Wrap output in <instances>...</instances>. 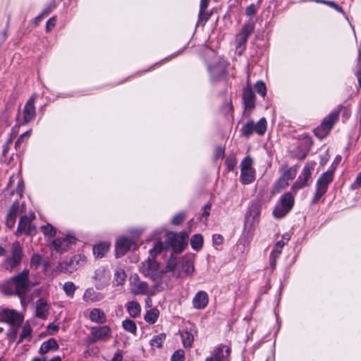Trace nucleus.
<instances>
[{
    "instance_id": "f257e3e1",
    "label": "nucleus",
    "mask_w": 361,
    "mask_h": 361,
    "mask_svg": "<svg viewBox=\"0 0 361 361\" xmlns=\"http://www.w3.org/2000/svg\"><path fill=\"white\" fill-rule=\"evenodd\" d=\"M28 277V270H23L3 285V292L9 295H18L20 298L21 304L24 305V296L27 290L32 286L30 284Z\"/></svg>"
},
{
    "instance_id": "f03ea898",
    "label": "nucleus",
    "mask_w": 361,
    "mask_h": 361,
    "mask_svg": "<svg viewBox=\"0 0 361 361\" xmlns=\"http://www.w3.org/2000/svg\"><path fill=\"white\" fill-rule=\"evenodd\" d=\"M130 292L134 295H147L152 297L157 293L154 288H149L148 284L142 281L137 274L130 276L129 279Z\"/></svg>"
},
{
    "instance_id": "7ed1b4c3",
    "label": "nucleus",
    "mask_w": 361,
    "mask_h": 361,
    "mask_svg": "<svg viewBox=\"0 0 361 361\" xmlns=\"http://www.w3.org/2000/svg\"><path fill=\"white\" fill-rule=\"evenodd\" d=\"M281 177L274 184L273 192L278 193L286 189L297 175L296 167H284L280 169Z\"/></svg>"
},
{
    "instance_id": "20e7f679",
    "label": "nucleus",
    "mask_w": 361,
    "mask_h": 361,
    "mask_svg": "<svg viewBox=\"0 0 361 361\" xmlns=\"http://www.w3.org/2000/svg\"><path fill=\"white\" fill-rule=\"evenodd\" d=\"M24 190V184L20 173L13 175L9 180L7 188L4 191L5 199L16 195V197H21Z\"/></svg>"
},
{
    "instance_id": "39448f33",
    "label": "nucleus",
    "mask_w": 361,
    "mask_h": 361,
    "mask_svg": "<svg viewBox=\"0 0 361 361\" xmlns=\"http://www.w3.org/2000/svg\"><path fill=\"white\" fill-rule=\"evenodd\" d=\"M314 162H310L305 164L298 178L291 187V190L293 192H297L298 190L308 185V182L311 180V175L314 169Z\"/></svg>"
},
{
    "instance_id": "423d86ee",
    "label": "nucleus",
    "mask_w": 361,
    "mask_h": 361,
    "mask_svg": "<svg viewBox=\"0 0 361 361\" xmlns=\"http://www.w3.org/2000/svg\"><path fill=\"white\" fill-rule=\"evenodd\" d=\"M188 235L185 232L178 233H169L167 234V241L176 252H180L188 244Z\"/></svg>"
},
{
    "instance_id": "0eeeda50",
    "label": "nucleus",
    "mask_w": 361,
    "mask_h": 361,
    "mask_svg": "<svg viewBox=\"0 0 361 361\" xmlns=\"http://www.w3.org/2000/svg\"><path fill=\"white\" fill-rule=\"evenodd\" d=\"M333 171H326L317 180L314 202H317L326 193L329 184L333 180Z\"/></svg>"
},
{
    "instance_id": "6e6552de",
    "label": "nucleus",
    "mask_w": 361,
    "mask_h": 361,
    "mask_svg": "<svg viewBox=\"0 0 361 361\" xmlns=\"http://www.w3.org/2000/svg\"><path fill=\"white\" fill-rule=\"evenodd\" d=\"M140 271L153 280L160 279L164 273V271L159 269L157 262L153 259L144 262L140 267Z\"/></svg>"
},
{
    "instance_id": "1a4fd4ad",
    "label": "nucleus",
    "mask_w": 361,
    "mask_h": 361,
    "mask_svg": "<svg viewBox=\"0 0 361 361\" xmlns=\"http://www.w3.org/2000/svg\"><path fill=\"white\" fill-rule=\"evenodd\" d=\"M267 121L264 118H262L257 123L251 121L243 126L242 132L244 135H249L253 133L263 135L267 130Z\"/></svg>"
},
{
    "instance_id": "9d476101",
    "label": "nucleus",
    "mask_w": 361,
    "mask_h": 361,
    "mask_svg": "<svg viewBox=\"0 0 361 361\" xmlns=\"http://www.w3.org/2000/svg\"><path fill=\"white\" fill-rule=\"evenodd\" d=\"M111 274L108 269L101 267L96 269L92 279L97 289L101 290L109 283Z\"/></svg>"
},
{
    "instance_id": "9b49d317",
    "label": "nucleus",
    "mask_w": 361,
    "mask_h": 361,
    "mask_svg": "<svg viewBox=\"0 0 361 361\" xmlns=\"http://www.w3.org/2000/svg\"><path fill=\"white\" fill-rule=\"evenodd\" d=\"M255 178L252 159L247 157L241 162L240 180L243 184L250 183Z\"/></svg>"
},
{
    "instance_id": "f8f14e48",
    "label": "nucleus",
    "mask_w": 361,
    "mask_h": 361,
    "mask_svg": "<svg viewBox=\"0 0 361 361\" xmlns=\"http://www.w3.org/2000/svg\"><path fill=\"white\" fill-rule=\"evenodd\" d=\"M22 256L23 253L21 246L18 243H14L12 247L11 256L6 258L4 261V267L8 270H13L20 264Z\"/></svg>"
},
{
    "instance_id": "ddd939ff",
    "label": "nucleus",
    "mask_w": 361,
    "mask_h": 361,
    "mask_svg": "<svg viewBox=\"0 0 361 361\" xmlns=\"http://www.w3.org/2000/svg\"><path fill=\"white\" fill-rule=\"evenodd\" d=\"M255 25L252 22L245 23L240 32L236 35V48L240 49V54L244 50V47L247 41L248 37L253 32Z\"/></svg>"
},
{
    "instance_id": "4468645a",
    "label": "nucleus",
    "mask_w": 361,
    "mask_h": 361,
    "mask_svg": "<svg viewBox=\"0 0 361 361\" xmlns=\"http://www.w3.org/2000/svg\"><path fill=\"white\" fill-rule=\"evenodd\" d=\"M91 335L90 343L98 341H106L111 338V329L108 326L93 327L91 329Z\"/></svg>"
},
{
    "instance_id": "2eb2a0df",
    "label": "nucleus",
    "mask_w": 361,
    "mask_h": 361,
    "mask_svg": "<svg viewBox=\"0 0 361 361\" xmlns=\"http://www.w3.org/2000/svg\"><path fill=\"white\" fill-rule=\"evenodd\" d=\"M35 216L30 214V216L25 215L20 217L16 234L25 233L27 235H34L36 233L35 227L32 224V221Z\"/></svg>"
},
{
    "instance_id": "dca6fc26",
    "label": "nucleus",
    "mask_w": 361,
    "mask_h": 361,
    "mask_svg": "<svg viewBox=\"0 0 361 361\" xmlns=\"http://www.w3.org/2000/svg\"><path fill=\"white\" fill-rule=\"evenodd\" d=\"M260 206L257 203L251 204L249 211L246 215L245 221V227L249 231L258 222L260 215Z\"/></svg>"
},
{
    "instance_id": "f3484780",
    "label": "nucleus",
    "mask_w": 361,
    "mask_h": 361,
    "mask_svg": "<svg viewBox=\"0 0 361 361\" xmlns=\"http://www.w3.org/2000/svg\"><path fill=\"white\" fill-rule=\"evenodd\" d=\"M0 319L14 326H19L23 322L21 315L14 310H0Z\"/></svg>"
},
{
    "instance_id": "a211bd4d",
    "label": "nucleus",
    "mask_w": 361,
    "mask_h": 361,
    "mask_svg": "<svg viewBox=\"0 0 361 361\" xmlns=\"http://www.w3.org/2000/svg\"><path fill=\"white\" fill-rule=\"evenodd\" d=\"M230 348L226 345H220L212 353V355L207 357L205 361H228L230 356Z\"/></svg>"
},
{
    "instance_id": "6ab92c4d",
    "label": "nucleus",
    "mask_w": 361,
    "mask_h": 361,
    "mask_svg": "<svg viewBox=\"0 0 361 361\" xmlns=\"http://www.w3.org/2000/svg\"><path fill=\"white\" fill-rule=\"evenodd\" d=\"M35 99L36 94H34L26 102L23 111V123H27L35 118L36 115L35 106Z\"/></svg>"
},
{
    "instance_id": "aec40b11",
    "label": "nucleus",
    "mask_w": 361,
    "mask_h": 361,
    "mask_svg": "<svg viewBox=\"0 0 361 361\" xmlns=\"http://www.w3.org/2000/svg\"><path fill=\"white\" fill-rule=\"evenodd\" d=\"M23 212V205L20 206L18 202H14L8 212L6 219V224L9 228L14 226L17 215Z\"/></svg>"
},
{
    "instance_id": "412c9836",
    "label": "nucleus",
    "mask_w": 361,
    "mask_h": 361,
    "mask_svg": "<svg viewBox=\"0 0 361 361\" xmlns=\"http://www.w3.org/2000/svg\"><path fill=\"white\" fill-rule=\"evenodd\" d=\"M74 241L75 238L72 236L58 238L52 241L51 245L55 251L62 253L67 250L68 245L74 243Z\"/></svg>"
},
{
    "instance_id": "4be33fe9",
    "label": "nucleus",
    "mask_w": 361,
    "mask_h": 361,
    "mask_svg": "<svg viewBox=\"0 0 361 361\" xmlns=\"http://www.w3.org/2000/svg\"><path fill=\"white\" fill-rule=\"evenodd\" d=\"M338 116V114L334 112L329 115L327 117H326L321 123L319 128H317V130H318L319 132H315V134H327L333 127L335 122L337 121Z\"/></svg>"
},
{
    "instance_id": "5701e85b",
    "label": "nucleus",
    "mask_w": 361,
    "mask_h": 361,
    "mask_svg": "<svg viewBox=\"0 0 361 361\" xmlns=\"http://www.w3.org/2000/svg\"><path fill=\"white\" fill-rule=\"evenodd\" d=\"M134 243L131 239L121 237L116 243V255H123L127 252L133 245Z\"/></svg>"
},
{
    "instance_id": "b1692460",
    "label": "nucleus",
    "mask_w": 361,
    "mask_h": 361,
    "mask_svg": "<svg viewBox=\"0 0 361 361\" xmlns=\"http://www.w3.org/2000/svg\"><path fill=\"white\" fill-rule=\"evenodd\" d=\"M209 302V296L205 291L197 292L192 299V305L195 309L201 310L207 307Z\"/></svg>"
},
{
    "instance_id": "393cba45",
    "label": "nucleus",
    "mask_w": 361,
    "mask_h": 361,
    "mask_svg": "<svg viewBox=\"0 0 361 361\" xmlns=\"http://www.w3.org/2000/svg\"><path fill=\"white\" fill-rule=\"evenodd\" d=\"M243 98L246 109H250L255 106V94L250 87L244 90Z\"/></svg>"
},
{
    "instance_id": "a878e982",
    "label": "nucleus",
    "mask_w": 361,
    "mask_h": 361,
    "mask_svg": "<svg viewBox=\"0 0 361 361\" xmlns=\"http://www.w3.org/2000/svg\"><path fill=\"white\" fill-rule=\"evenodd\" d=\"M102 298L100 293L97 292L92 288H89L85 290L82 299L87 303H93L100 300Z\"/></svg>"
},
{
    "instance_id": "bb28decb",
    "label": "nucleus",
    "mask_w": 361,
    "mask_h": 361,
    "mask_svg": "<svg viewBox=\"0 0 361 361\" xmlns=\"http://www.w3.org/2000/svg\"><path fill=\"white\" fill-rule=\"evenodd\" d=\"M90 319L97 324H103L106 320L104 312L99 308H94L90 312Z\"/></svg>"
},
{
    "instance_id": "cd10ccee",
    "label": "nucleus",
    "mask_w": 361,
    "mask_h": 361,
    "mask_svg": "<svg viewBox=\"0 0 361 361\" xmlns=\"http://www.w3.org/2000/svg\"><path fill=\"white\" fill-rule=\"evenodd\" d=\"M59 348V345L56 341L54 338H50L47 341H44L39 350V353L41 355H44L49 353L51 350H56Z\"/></svg>"
},
{
    "instance_id": "c85d7f7f",
    "label": "nucleus",
    "mask_w": 361,
    "mask_h": 361,
    "mask_svg": "<svg viewBox=\"0 0 361 361\" xmlns=\"http://www.w3.org/2000/svg\"><path fill=\"white\" fill-rule=\"evenodd\" d=\"M193 262L191 260L187 259L182 262L181 270L178 273L177 277H185L192 274L194 271Z\"/></svg>"
},
{
    "instance_id": "c756f323",
    "label": "nucleus",
    "mask_w": 361,
    "mask_h": 361,
    "mask_svg": "<svg viewBox=\"0 0 361 361\" xmlns=\"http://www.w3.org/2000/svg\"><path fill=\"white\" fill-rule=\"evenodd\" d=\"M48 313V307L47 302L43 299H39L36 304V316L39 318L45 319Z\"/></svg>"
},
{
    "instance_id": "7c9ffc66",
    "label": "nucleus",
    "mask_w": 361,
    "mask_h": 361,
    "mask_svg": "<svg viewBox=\"0 0 361 361\" xmlns=\"http://www.w3.org/2000/svg\"><path fill=\"white\" fill-rule=\"evenodd\" d=\"M57 269L63 273H72L77 269V266L75 265L74 261L71 259L68 261L59 263Z\"/></svg>"
},
{
    "instance_id": "2f4dec72",
    "label": "nucleus",
    "mask_w": 361,
    "mask_h": 361,
    "mask_svg": "<svg viewBox=\"0 0 361 361\" xmlns=\"http://www.w3.org/2000/svg\"><path fill=\"white\" fill-rule=\"evenodd\" d=\"M126 280V274L124 270L118 269L114 276L113 283L114 286H123Z\"/></svg>"
},
{
    "instance_id": "473e14b6",
    "label": "nucleus",
    "mask_w": 361,
    "mask_h": 361,
    "mask_svg": "<svg viewBox=\"0 0 361 361\" xmlns=\"http://www.w3.org/2000/svg\"><path fill=\"white\" fill-rule=\"evenodd\" d=\"M126 309L133 317H137L140 314L141 307L136 301H130L126 304Z\"/></svg>"
},
{
    "instance_id": "72a5a7b5",
    "label": "nucleus",
    "mask_w": 361,
    "mask_h": 361,
    "mask_svg": "<svg viewBox=\"0 0 361 361\" xmlns=\"http://www.w3.org/2000/svg\"><path fill=\"white\" fill-rule=\"evenodd\" d=\"M159 317V310L157 308H152L146 312L144 319L148 324H153L157 321Z\"/></svg>"
},
{
    "instance_id": "f704fd0d",
    "label": "nucleus",
    "mask_w": 361,
    "mask_h": 361,
    "mask_svg": "<svg viewBox=\"0 0 361 361\" xmlns=\"http://www.w3.org/2000/svg\"><path fill=\"white\" fill-rule=\"evenodd\" d=\"M109 246L110 245L108 243H102L95 245L93 249L94 255L97 257H104L109 251Z\"/></svg>"
},
{
    "instance_id": "c9c22d12",
    "label": "nucleus",
    "mask_w": 361,
    "mask_h": 361,
    "mask_svg": "<svg viewBox=\"0 0 361 361\" xmlns=\"http://www.w3.org/2000/svg\"><path fill=\"white\" fill-rule=\"evenodd\" d=\"M280 203L283 207L288 209L289 211L292 209L294 204V197L290 192L285 193L280 200Z\"/></svg>"
},
{
    "instance_id": "e433bc0d",
    "label": "nucleus",
    "mask_w": 361,
    "mask_h": 361,
    "mask_svg": "<svg viewBox=\"0 0 361 361\" xmlns=\"http://www.w3.org/2000/svg\"><path fill=\"white\" fill-rule=\"evenodd\" d=\"M166 339V334L161 333L158 335H155L150 340V345L152 348H161L163 343Z\"/></svg>"
},
{
    "instance_id": "4c0bfd02",
    "label": "nucleus",
    "mask_w": 361,
    "mask_h": 361,
    "mask_svg": "<svg viewBox=\"0 0 361 361\" xmlns=\"http://www.w3.org/2000/svg\"><path fill=\"white\" fill-rule=\"evenodd\" d=\"M290 211L284 208L283 205L279 202L276 204L275 207L274 211H273V215L276 219H281L285 216Z\"/></svg>"
},
{
    "instance_id": "58836bf2",
    "label": "nucleus",
    "mask_w": 361,
    "mask_h": 361,
    "mask_svg": "<svg viewBox=\"0 0 361 361\" xmlns=\"http://www.w3.org/2000/svg\"><path fill=\"white\" fill-rule=\"evenodd\" d=\"M190 244L194 250H200L203 245V237L200 234H195L190 240Z\"/></svg>"
},
{
    "instance_id": "ea45409f",
    "label": "nucleus",
    "mask_w": 361,
    "mask_h": 361,
    "mask_svg": "<svg viewBox=\"0 0 361 361\" xmlns=\"http://www.w3.org/2000/svg\"><path fill=\"white\" fill-rule=\"evenodd\" d=\"M122 326L127 331L135 334L137 331V326L135 323L130 319H126L123 321Z\"/></svg>"
},
{
    "instance_id": "a19ab883",
    "label": "nucleus",
    "mask_w": 361,
    "mask_h": 361,
    "mask_svg": "<svg viewBox=\"0 0 361 361\" xmlns=\"http://www.w3.org/2000/svg\"><path fill=\"white\" fill-rule=\"evenodd\" d=\"M183 344L185 348H190L193 343V336L188 331L182 334Z\"/></svg>"
},
{
    "instance_id": "79ce46f5",
    "label": "nucleus",
    "mask_w": 361,
    "mask_h": 361,
    "mask_svg": "<svg viewBox=\"0 0 361 361\" xmlns=\"http://www.w3.org/2000/svg\"><path fill=\"white\" fill-rule=\"evenodd\" d=\"M63 289L68 296L73 297L76 290V286L73 282H66L63 285Z\"/></svg>"
},
{
    "instance_id": "37998d69",
    "label": "nucleus",
    "mask_w": 361,
    "mask_h": 361,
    "mask_svg": "<svg viewBox=\"0 0 361 361\" xmlns=\"http://www.w3.org/2000/svg\"><path fill=\"white\" fill-rule=\"evenodd\" d=\"M41 231L45 236L53 237L56 234L55 228L49 224L42 226Z\"/></svg>"
},
{
    "instance_id": "c03bdc74",
    "label": "nucleus",
    "mask_w": 361,
    "mask_h": 361,
    "mask_svg": "<svg viewBox=\"0 0 361 361\" xmlns=\"http://www.w3.org/2000/svg\"><path fill=\"white\" fill-rule=\"evenodd\" d=\"M285 244L286 242L283 240H280L276 243L271 252V255L274 258L277 257L281 254Z\"/></svg>"
},
{
    "instance_id": "a18cd8bd",
    "label": "nucleus",
    "mask_w": 361,
    "mask_h": 361,
    "mask_svg": "<svg viewBox=\"0 0 361 361\" xmlns=\"http://www.w3.org/2000/svg\"><path fill=\"white\" fill-rule=\"evenodd\" d=\"M256 91L262 96L264 97L267 94V87L265 84L261 81L259 80L255 83V85Z\"/></svg>"
},
{
    "instance_id": "49530a36",
    "label": "nucleus",
    "mask_w": 361,
    "mask_h": 361,
    "mask_svg": "<svg viewBox=\"0 0 361 361\" xmlns=\"http://www.w3.org/2000/svg\"><path fill=\"white\" fill-rule=\"evenodd\" d=\"M185 353L183 350H177L171 357V361H184Z\"/></svg>"
},
{
    "instance_id": "de8ad7c7",
    "label": "nucleus",
    "mask_w": 361,
    "mask_h": 361,
    "mask_svg": "<svg viewBox=\"0 0 361 361\" xmlns=\"http://www.w3.org/2000/svg\"><path fill=\"white\" fill-rule=\"evenodd\" d=\"M73 261H74V264L75 265L77 266V269L85 264V262H86V257L85 255H75L73 258H72Z\"/></svg>"
},
{
    "instance_id": "09e8293b",
    "label": "nucleus",
    "mask_w": 361,
    "mask_h": 361,
    "mask_svg": "<svg viewBox=\"0 0 361 361\" xmlns=\"http://www.w3.org/2000/svg\"><path fill=\"white\" fill-rule=\"evenodd\" d=\"M32 329L29 324L24 325L23 328V331L20 334V338L21 339H27L31 335Z\"/></svg>"
},
{
    "instance_id": "8fccbe9b",
    "label": "nucleus",
    "mask_w": 361,
    "mask_h": 361,
    "mask_svg": "<svg viewBox=\"0 0 361 361\" xmlns=\"http://www.w3.org/2000/svg\"><path fill=\"white\" fill-rule=\"evenodd\" d=\"M237 161L234 156L229 157L226 160V164L229 170H233L236 165Z\"/></svg>"
},
{
    "instance_id": "3c124183",
    "label": "nucleus",
    "mask_w": 361,
    "mask_h": 361,
    "mask_svg": "<svg viewBox=\"0 0 361 361\" xmlns=\"http://www.w3.org/2000/svg\"><path fill=\"white\" fill-rule=\"evenodd\" d=\"M163 250V244L161 242H157L154 248L150 250L151 255L152 256H154L157 255L158 253H160L161 250Z\"/></svg>"
},
{
    "instance_id": "603ef678",
    "label": "nucleus",
    "mask_w": 361,
    "mask_h": 361,
    "mask_svg": "<svg viewBox=\"0 0 361 361\" xmlns=\"http://www.w3.org/2000/svg\"><path fill=\"white\" fill-rule=\"evenodd\" d=\"M185 219V215L183 214H178L176 215L173 219L172 223L175 225L180 224Z\"/></svg>"
},
{
    "instance_id": "864d4df0",
    "label": "nucleus",
    "mask_w": 361,
    "mask_h": 361,
    "mask_svg": "<svg viewBox=\"0 0 361 361\" xmlns=\"http://www.w3.org/2000/svg\"><path fill=\"white\" fill-rule=\"evenodd\" d=\"M256 12L257 9L254 4H250L245 9V14L247 16H252L256 13Z\"/></svg>"
},
{
    "instance_id": "5fc2aeb1",
    "label": "nucleus",
    "mask_w": 361,
    "mask_h": 361,
    "mask_svg": "<svg viewBox=\"0 0 361 361\" xmlns=\"http://www.w3.org/2000/svg\"><path fill=\"white\" fill-rule=\"evenodd\" d=\"M325 5L332 8H334L335 10H336L337 11L340 12V13H343V8L338 6L336 3H335L334 1H327V2H325Z\"/></svg>"
},
{
    "instance_id": "6e6d98bb",
    "label": "nucleus",
    "mask_w": 361,
    "mask_h": 361,
    "mask_svg": "<svg viewBox=\"0 0 361 361\" xmlns=\"http://www.w3.org/2000/svg\"><path fill=\"white\" fill-rule=\"evenodd\" d=\"M350 188L353 190L361 188V172L357 175L355 182L351 185Z\"/></svg>"
},
{
    "instance_id": "4d7b16f0",
    "label": "nucleus",
    "mask_w": 361,
    "mask_h": 361,
    "mask_svg": "<svg viewBox=\"0 0 361 361\" xmlns=\"http://www.w3.org/2000/svg\"><path fill=\"white\" fill-rule=\"evenodd\" d=\"M41 257L39 255H35L31 259V264L37 267L41 262Z\"/></svg>"
},
{
    "instance_id": "13d9d810",
    "label": "nucleus",
    "mask_w": 361,
    "mask_h": 361,
    "mask_svg": "<svg viewBox=\"0 0 361 361\" xmlns=\"http://www.w3.org/2000/svg\"><path fill=\"white\" fill-rule=\"evenodd\" d=\"M59 330L58 325H56L54 324H51L47 327V331L49 335H53L56 334Z\"/></svg>"
},
{
    "instance_id": "bf43d9fd",
    "label": "nucleus",
    "mask_w": 361,
    "mask_h": 361,
    "mask_svg": "<svg viewBox=\"0 0 361 361\" xmlns=\"http://www.w3.org/2000/svg\"><path fill=\"white\" fill-rule=\"evenodd\" d=\"M56 23L55 18H51L47 23V30L50 31L54 26Z\"/></svg>"
},
{
    "instance_id": "052dcab7",
    "label": "nucleus",
    "mask_w": 361,
    "mask_h": 361,
    "mask_svg": "<svg viewBox=\"0 0 361 361\" xmlns=\"http://www.w3.org/2000/svg\"><path fill=\"white\" fill-rule=\"evenodd\" d=\"M123 360V355L121 350H118L112 357L111 361H122Z\"/></svg>"
},
{
    "instance_id": "680f3d73",
    "label": "nucleus",
    "mask_w": 361,
    "mask_h": 361,
    "mask_svg": "<svg viewBox=\"0 0 361 361\" xmlns=\"http://www.w3.org/2000/svg\"><path fill=\"white\" fill-rule=\"evenodd\" d=\"M210 71L214 72V73H216L217 75H221L224 73V66L223 65H221L218 66L216 69L213 68H209Z\"/></svg>"
},
{
    "instance_id": "e2e57ef3",
    "label": "nucleus",
    "mask_w": 361,
    "mask_h": 361,
    "mask_svg": "<svg viewBox=\"0 0 361 361\" xmlns=\"http://www.w3.org/2000/svg\"><path fill=\"white\" fill-rule=\"evenodd\" d=\"M213 240L216 244H221L222 243L223 238L220 235H213Z\"/></svg>"
},
{
    "instance_id": "0e129e2a",
    "label": "nucleus",
    "mask_w": 361,
    "mask_h": 361,
    "mask_svg": "<svg viewBox=\"0 0 361 361\" xmlns=\"http://www.w3.org/2000/svg\"><path fill=\"white\" fill-rule=\"evenodd\" d=\"M209 0H201L200 2V8L201 11H204L208 6Z\"/></svg>"
},
{
    "instance_id": "69168bd1",
    "label": "nucleus",
    "mask_w": 361,
    "mask_h": 361,
    "mask_svg": "<svg viewBox=\"0 0 361 361\" xmlns=\"http://www.w3.org/2000/svg\"><path fill=\"white\" fill-rule=\"evenodd\" d=\"M210 206L207 205L205 207L204 211L202 213V216L207 218L209 215Z\"/></svg>"
},
{
    "instance_id": "338daca9",
    "label": "nucleus",
    "mask_w": 361,
    "mask_h": 361,
    "mask_svg": "<svg viewBox=\"0 0 361 361\" xmlns=\"http://www.w3.org/2000/svg\"><path fill=\"white\" fill-rule=\"evenodd\" d=\"M224 149L223 148H219L216 150V157H221L224 155Z\"/></svg>"
},
{
    "instance_id": "774afa93",
    "label": "nucleus",
    "mask_w": 361,
    "mask_h": 361,
    "mask_svg": "<svg viewBox=\"0 0 361 361\" xmlns=\"http://www.w3.org/2000/svg\"><path fill=\"white\" fill-rule=\"evenodd\" d=\"M51 10H52V8H51V7L49 8H47L43 11V12L41 13V15H42V16L44 17V16L48 15L51 12Z\"/></svg>"
}]
</instances>
